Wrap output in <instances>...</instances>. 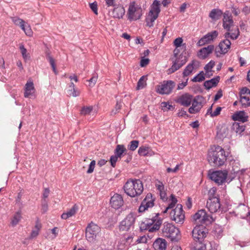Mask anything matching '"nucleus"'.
I'll list each match as a JSON object with an SVG mask.
<instances>
[{"label":"nucleus","instance_id":"f257e3e1","mask_svg":"<svg viewBox=\"0 0 250 250\" xmlns=\"http://www.w3.org/2000/svg\"><path fill=\"white\" fill-rule=\"evenodd\" d=\"M208 161L213 167H220L227 161V156L222 147L217 146L211 147L208 153Z\"/></svg>","mask_w":250,"mask_h":250},{"label":"nucleus","instance_id":"f03ea898","mask_svg":"<svg viewBox=\"0 0 250 250\" xmlns=\"http://www.w3.org/2000/svg\"><path fill=\"white\" fill-rule=\"evenodd\" d=\"M126 195L131 197H135L142 194L144 188L140 180L129 179L127 180L124 187Z\"/></svg>","mask_w":250,"mask_h":250},{"label":"nucleus","instance_id":"7ed1b4c3","mask_svg":"<svg viewBox=\"0 0 250 250\" xmlns=\"http://www.w3.org/2000/svg\"><path fill=\"white\" fill-rule=\"evenodd\" d=\"M174 57L172 58L173 64L168 69V73L170 74L178 70L183 66L187 62L188 58L186 56V53L183 51L180 53L179 49H175L173 51Z\"/></svg>","mask_w":250,"mask_h":250},{"label":"nucleus","instance_id":"20e7f679","mask_svg":"<svg viewBox=\"0 0 250 250\" xmlns=\"http://www.w3.org/2000/svg\"><path fill=\"white\" fill-rule=\"evenodd\" d=\"M162 233L164 236L167 237L172 241H177L180 237V231L179 229L173 224L165 222L163 224Z\"/></svg>","mask_w":250,"mask_h":250},{"label":"nucleus","instance_id":"39448f33","mask_svg":"<svg viewBox=\"0 0 250 250\" xmlns=\"http://www.w3.org/2000/svg\"><path fill=\"white\" fill-rule=\"evenodd\" d=\"M142 15L143 10L139 4L135 1H132L129 4L127 11V19L129 21H137L141 18Z\"/></svg>","mask_w":250,"mask_h":250},{"label":"nucleus","instance_id":"423d86ee","mask_svg":"<svg viewBox=\"0 0 250 250\" xmlns=\"http://www.w3.org/2000/svg\"><path fill=\"white\" fill-rule=\"evenodd\" d=\"M160 2L157 0L154 1L151 9L146 19V25L149 27L153 26V22L158 18L160 12Z\"/></svg>","mask_w":250,"mask_h":250},{"label":"nucleus","instance_id":"0eeeda50","mask_svg":"<svg viewBox=\"0 0 250 250\" xmlns=\"http://www.w3.org/2000/svg\"><path fill=\"white\" fill-rule=\"evenodd\" d=\"M228 175V172L227 170H209L208 173L209 179L219 185H222L225 183Z\"/></svg>","mask_w":250,"mask_h":250},{"label":"nucleus","instance_id":"6e6552de","mask_svg":"<svg viewBox=\"0 0 250 250\" xmlns=\"http://www.w3.org/2000/svg\"><path fill=\"white\" fill-rule=\"evenodd\" d=\"M225 39L221 41L218 46L215 48V52L217 57L220 54H224L228 52L231 45L229 41V33L227 32L224 35Z\"/></svg>","mask_w":250,"mask_h":250},{"label":"nucleus","instance_id":"1a4fd4ad","mask_svg":"<svg viewBox=\"0 0 250 250\" xmlns=\"http://www.w3.org/2000/svg\"><path fill=\"white\" fill-rule=\"evenodd\" d=\"M170 216L171 220L176 223H183L185 217L182 205L178 204L176 208L171 210Z\"/></svg>","mask_w":250,"mask_h":250},{"label":"nucleus","instance_id":"9d476101","mask_svg":"<svg viewBox=\"0 0 250 250\" xmlns=\"http://www.w3.org/2000/svg\"><path fill=\"white\" fill-rule=\"evenodd\" d=\"M193 219L197 224L207 225L211 221L212 218L207 213L205 209L199 210L193 216Z\"/></svg>","mask_w":250,"mask_h":250},{"label":"nucleus","instance_id":"9b49d317","mask_svg":"<svg viewBox=\"0 0 250 250\" xmlns=\"http://www.w3.org/2000/svg\"><path fill=\"white\" fill-rule=\"evenodd\" d=\"M100 230V227L97 225L92 222L89 223L85 230V235L87 241L91 242L95 240Z\"/></svg>","mask_w":250,"mask_h":250},{"label":"nucleus","instance_id":"f8f14e48","mask_svg":"<svg viewBox=\"0 0 250 250\" xmlns=\"http://www.w3.org/2000/svg\"><path fill=\"white\" fill-rule=\"evenodd\" d=\"M159 214H155V216L148 219L146 221L147 229L150 232H153L160 229L162 224V220L159 217Z\"/></svg>","mask_w":250,"mask_h":250},{"label":"nucleus","instance_id":"ddd939ff","mask_svg":"<svg viewBox=\"0 0 250 250\" xmlns=\"http://www.w3.org/2000/svg\"><path fill=\"white\" fill-rule=\"evenodd\" d=\"M155 198L152 196L151 193H148L146 196L145 198L143 200L141 205H140L138 211L139 213H143L148 208H152L154 206Z\"/></svg>","mask_w":250,"mask_h":250},{"label":"nucleus","instance_id":"4468645a","mask_svg":"<svg viewBox=\"0 0 250 250\" xmlns=\"http://www.w3.org/2000/svg\"><path fill=\"white\" fill-rule=\"evenodd\" d=\"M135 220V214L132 212H130L121 222L119 226L120 230L121 231L129 230L134 225Z\"/></svg>","mask_w":250,"mask_h":250},{"label":"nucleus","instance_id":"2eb2a0df","mask_svg":"<svg viewBox=\"0 0 250 250\" xmlns=\"http://www.w3.org/2000/svg\"><path fill=\"white\" fill-rule=\"evenodd\" d=\"M175 86V83L172 81H164L162 83L156 87L157 93L162 95L169 94Z\"/></svg>","mask_w":250,"mask_h":250},{"label":"nucleus","instance_id":"dca6fc26","mask_svg":"<svg viewBox=\"0 0 250 250\" xmlns=\"http://www.w3.org/2000/svg\"><path fill=\"white\" fill-rule=\"evenodd\" d=\"M207 229L203 225H197L192 230V237L196 241H202L206 237Z\"/></svg>","mask_w":250,"mask_h":250},{"label":"nucleus","instance_id":"f3484780","mask_svg":"<svg viewBox=\"0 0 250 250\" xmlns=\"http://www.w3.org/2000/svg\"><path fill=\"white\" fill-rule=\"evenodd\" d=\"M207 207L210 213H213L217 212L220 208V203L219 198H213L208 199L207 202Z\"/></svg>","mask_w":250,"mask_h":250},{"label":"nucleus","instance_id":"a211bd4d","mask_svg":"<svg viewBox=\"0 0 250 250\" xmlns=\"http://www.w3.org/2000/svg\"><path fill=\"white\" fill-rule=\"evenodd\" d=\"M114 8L109 12L112 17L115 19H122L125 14V9L121 4L115 5Z\"/></svg>","mask_w":250,"mask_h":250},{"label":"nucleus","instance_id":"6ab92c4d","mask_svg":"<svg viewBox=\"0 0 250 250\" xmlns=\"http://www.w3.org/2000/svg\"><path fill=\"white\" fill-rule=\"evenodd\" d=\"M124 204V201L121 195L114 194L110 199L111 207L114 209H118Z\"/></svg>","mask_w":250,"mask_h":250},{"label":"nucleus","instance_id":"aec40b11","mask_svg":"<svg viewBox=\"0 0 250 250\" xmlns=\"http://www.w3.org/2000/svg\"><path fill=\"white\" fill-rule=\"evenodd\" d=\"M218 36V32L216 31H213L208 33L207 35L202 38L198 42L199 46H202L206 43H209L211 41L214 40Z\"/></svg>","mask_w":250,"mask_h":250},{"label":"nucleus","instance_id":"412c9836","mask_svg":"<svg viewBox=\"0 0 250 250\" xmlns=\"http://www.w3.org/2000/svg\"><path fill=\"white\" fill-rule=\"evenodd\" d=\"M201 99V97L198 96L192 100V106L188 109L190 113H196L201 109L202 107Z\"/></svg>","mask_w":250,"mask_h":250},{"label":"nucleus","instance_id":"4be33fe9","mask_svg":"<svg viewBox=\"0 0 250 250\" xmlns=\"http://www.w3.org/2000/svg\"><path fill=\"white\" fill-rule=\"evenodd\" d=\"M223 27L225 29L229 31L230 27L233 24L232 17L229 11H226L223 14Z\"/></svg>","mask_w":250,"mask_h":250},{"label":"nucleus","instance_id":"5701e85b","mask_svg":"<svg viewBox=\"0 0 250 250\" xmlns=\"http://www.w3.org/2000/svg\"><path fill=\"white\" fill-rule=\"evenodd\" d=\"M214 49L213 45H208L207 47L201 48L198 52V56L202 59L206 58L211 54Z\"/></svg>","mask_w":250,"mask_h":250},{"label":"nucleus","instance_id":"b1692460","mask_svg":"<svg viewBox=\"0 0 250 250\" xmlns=\"http://www.w3.org/2000/svg\"><path fill=\"white\" fill-rule=\"evenodd\" d=\"M35 88L33 82L28 81L25 85L24 96L25 98H29L34 94Z\"/></svg>","mask_w":250,"mask_h":250},{"label":"nucleus","instance_id":"393cba45","mask_svg":"<svg viewBox=\"0 0 250 250\" xmlns=\"http://www.w3.org/2000/svg\"><path fill=\"white\" fill-rule=\"evenodd\" d=\"M231 118L233 121H238L242 123H245L248 121V116L244 111H240L233 114Z\"/></svg>","mask_w":250,"mask_h":250},{"label":"nucleus","instance_id":"a878e982","mask_svg":"<svg viewBox=\"0 0 250 250\" xmlns=\"http://www.w3.org/2000/svg\"><path fill=\"white\" fill-rule=\"evenodd\" d=\"M167 246V241L160 238L156 239L153 243V248L155 250H166Z\"/></svg>","mask_w":250,"mask_h":250},{"label":"nucleus","instance_id":"bb28decb","mask_svg":"<svg viewBox=\"0 0 250 250\" xmlns=\"http://www.w3.org/2000/svg\"><path fill=\"white\" fill-rule=\"evenodd\" d=\"M199 65V62L196 60L192 61L191 62L189 63L184 69L183 75L184 77L189 76L192 72L195 67Z\"/></svg>","mask_w":250,"mask_h":250},{"label":"nucleus","instance_id":"cd10ccee","mask_svg":"<svg viewBox=\"0 0 250 250\" xmlns=\"http://www.w3.org/2000/svg\"><path fill=\"white\" fill-rule=\"evenodd\" d=\"M192 100V96L191 95L186 94L179 98L178 102L183 105L188 106L191 104Z\"/></svg>","mask_w":250,"mask_h":250},{"label":"nucleus","instance_id":"c85d7f7f","mask_svg":"<svg viewBox=\"0 0 250 250\" xmlns=\"http://www.w3.org/2000/svg\"><path fill=\"white\" fill-rule=\"evenodd\" d=\"M78 210V206L74 205L69 210H67L66 212L63 213L62 214L61 218L63 219H67L71 217L74 216L76 212Z\"/></svg>","mask_w":250,"mask_h":250},{"label":"nucleus","instance_id":"c756f323","mask_svg":"<svg viewBox=\"0 0 250 250\" xmlns=\"http://www.w3.org/2000/svg\"><path fill=\"white\" fill-rule=\"evenodd\" d=\"M223 15L222 11L219 9H212L209 14V17L213 21H216L221 18Z\"/></svg>","mask_w":250,"mask_h":250},{"label":"nucleus","instance_id":"7c9ffc66","mask_svg":"<svg viewBox=\"0 0 250 250\" xmlns=\"http://www.w3.org/2000/svg\"><path fill=\"white\" fill-rule=\"evenodd\" d=\"M220 77H217L216 78H214L211 79L210 80L206 81L204 83V86L207 89H209L210 88L216 86L219 81Z\"/></svg>","mask_w":250,"mask_h":250},{"label":"nucleus","instance_id":"2f4dec72","mask_svg":"<svg viewBox=\"0 0 250 250\" xmlns=\"http://www.w3.org/2000/svg\"><path fill=\"white\" fill-rule=\"evenodd\" d=\"M228 130L226 126H219L217 128V136L220 139L226 137Z\"/></svg>","mask_w":250,"mask_h":250},{"label":"nucleus","instance_id":"473e14b6","mask_svg":"<svg viewBox=\"0 0 250 250\" xmlns=\"http://www.w3.org/2000/svg\"><path fill=\"white\" fill-rule=\"evenodd\" d=\"M42 228V225L39 220H37L36 222V225L34 229L32 230L30 235V238H33L36 237L39 234L40 231Z\"/></svg>","mask_w":250,"mask_h":250},{"label":"nucleus","instance_id":"72a5a7b5","mask_svg":"<svg viewBox=\"0 0 250 250\" xmlns=\"http://www.w3.org/2000/svg\"><path fill=\"white\" fill-rule=\"evenodd\" d=\"M22 219V213L21 211H18L15 212L14 216L11 218V224L13 226H15L20 222Z\"/></svg>","mask_w":250,"mask_h":250},{"label":"nucleus","instance_id":"f704fd0d","mask_svg":"<svg viewBox=\"0 0 250 250\" xmlns=\"http://www.w3.org/2000/svg\"><path fill=\"white\" fill-rule=\"evenodd\" d=\"M240 102L243 107H246L250 105V95L240 96Z\"/></svg>","mask_w":250,"mask_h":250},{"label":"nucleus","instance_id":"c9c22d12","mask_svg":"<svg viewBox=\"0 0 250 250\" xmlns=\"http://www.w3.org/2000/svg\"><path fill=\"white\" fill-rule=\"evenodd\" d=\"M183 39L181 38H178L176 39L173 42L174 46L176 47L175 49H182L184 51L185 50L186 45L184 44H182Z\"/></svg>","mask_w":250,"mask_h":250},{"label":"nucleus","instance_id":"e433bc0d","mask_svg":"<svg viewBox=\"0 0 250 250\" xmlns=\"http://www.w3.org/2000/svg\"><path fill=\"white\" fill-rule=\"evenodd\" d=\"M146 77L145 76H143L139 79L137 86V89L139 90L141 89H143L145 87L146 85Z\"/></svg>","mask_w":250,"mask_h":250},{"label":"nucleus","instance_id":"4c0bfd02","mask_svg":"<svg viewBox=\"0 0 250 250\" xmlns=\"http://www.w3.org/2000/svg\"><path fill=\"white\" fill-rule=\"evenodd\" d=\"M161 106L162 109L164 111H167L168 110L172 111L174 109V106L168 102H162L161 104Z\"/></svg>","mask_w":250,"mask_h":250},{"label":"nucleus","instance_id":"58836bf2","mask_svg":"<svg viewBox=\"0 0 250 250\" xmlns=\"http://www.w3.org/2000/svg\"><path fill=\"white\" fill-rule=\"evenodd\" d=\"M215 65V62L213 61H210L204 67L206 71V75H210V73H211V69Z\"/></svg>","mask_w":250,"mask_h":250},{"label":"nucleus","instance_id":"ea45409f","mask_svg":"<svg viewBox=\"0 0 250 250\" xmlns=\"http://www.w3.org/2000/svg\"><path fill=\"white\" fill-rule=\"evenodd\" d=\"M217 189L216 188H211L208 191V200H211L213 198H219L218 195L216 194Z\"/></svg>","mask_w":250,"mask_h":250},{"label":"nucleus","instance_id":"a19ab883","mask_svg":"<svg viewBox=\"0 0 250 250\" xmlns=\"http://www.w3.org/2000/svg\"><path fill=\"white\" fill-rule=\"evenodd\" d=\"M126 150L125 147L123 145H117L116 146V148L115 150V154L116 155L118 156L120 158L121 157V156L123 153H124Z\"/></svg>","mask_w":250,"mask_h":250},{"label":"nucleus","instance_id":"79ce46f5","mask_svg":"<svg viewBox=\"0 0 250 250\" xmlns=\"http://www.w3.org/2000/svg\"><path fill=\"white\" fill-rule=\"evenodd\" d=\"M222 109L221 107H217L215 111L212 112V106H211L209 109H208L207 114H210L211 117H215L218 116Z\"/></svg>","mask_w":250,"mask_h":250},{"label":"nucleus","instance_id":"37998d69","mask_svg":"<svg viewBox=\"0 0 250 250\" xmlns=\"http://www.w3.org/2000/svg\"><path fill=\"white\" fill-rule=\"evenodd\" d=\"M46 58H47V59L49 61V63L53 69V70L54 71V72L55 73V74H57V70H56V66H55V61L54 60V59L50 56V54L49 53H47L46 54Z\"/></svg>","mask_w":250,"mask_h":250},{"label":"nucleus","instance_id":"c03bdc74","mask_svg":"<svg viewBox=\"0 0 250 250\" xmlns=\"http://www.w3.org/2000/svg\"><path fill=\"white\" fill-rule=\"evenodd\" d=\"M93 111V106H84L81 110V114L83 115L90 114Z\"/></svg>","mask_w":250,"mask_h":250},{"label":"nucleus","instance_id":"a18cd8bd","mask_svg":"<svg viewBox=\"0 0 250 250\" xmlns=\"http://www.w3.org/2000/svg\"><path fill=\"white\" fill-rule=\"evenodd\" d=\"M206 246L201 241L196 242L194 244L192 250H205Z\"/></svg>","mask_w":250,"mask_h":250},{"label":"nucleus","instance_id":"49530a36","mask_svg":"<svg viewBox=\"0 0 250 250\" xmlns=\"http://www.w3.org/2000/svg\"><path fill=\"white\" fill-rule=\"evenodd\" d=\"M12 20L16 25L20 26L21 28H23V25L25 24V21L23 20L18 17H13Z\"/></svg>","mask_w":250,"mask_h":250},{"label":"nucleus","instance_id":"de8ad7c7","mask_svg":"<svg viewBox=\"0 0 250 250\" xmlns=\"http://www.w3.org/2000/svg\"><path fill=\"white\" fill-rule=\"evenodd\" d=\"M204 73L203 71L199 73L197 75L195 76L192 79V81L193 82H200L205 80Z\"/></svg>","mask_w":250,"mask_h":250},{"label":"nucleus","instance_id":"09e8293b","mask_svg":"<svg viewBox=\"0 0 250 250\" xmlns=\"http://www.w3.org/2000/svg\"><path fill=\"white\" fill-rule=\"evenodd\" d=\"M170 198L171 202L170 204H168V207H167L166 209H165V210L164 211V213L167 212V210L169 208H173L175 205L176 203L177 202V199H176L174 195H171L170 196Z\"/></svg>","mask_w":250,"mask_h":250},{"label":"nucleus","instance_id":"8fccbe9b","mask_svg":"<svg viewBox=\"0 0 250 250\" xmlns=\"http://www.w3.org/2000/svg\"><path fill=\"white\" fill-rule=\"evenodd\" d=\"M68 94L70 96H72L73 97H75L80 95V92L78 89H76L75 87H74L71 89H68Z\"/></svg>","mask_w":250,"mask_h":250},{"label":"nucleus","instance_id":"3c124183","mask_svg":"<svg viewBox=\"0 0 250 250\" xmlns=\"http://www.w3.org/2000/svg\"><path fill=\"white\" fill-rule=\"evenodd\" d=\"M23 30L25 34L28 36H32L33 34V32L30 26L28 24H24L23 25V28H21Z\"/></svg>","mask_w":250,"mask_h":250},{"label":"nucleus","instance_id":"603ef678","mask_svg":"<svg viewBox=\"0 0 250 250\" xmlns=\"http://www.w3.org/2000/svg\"><path fill=\"white\" fill-rule=\"evenodd\" d=\"M148 152V148L145 146L140 147L138 150V154L141 156H146Z\"/></svg>","mask_w":250,"mask_h":250},{"label":"nucleus","instance_id":"864d4df0","mask_svg":"<svg viewBox=\"0 0 250 250\" xmlns=\"http://www.w3.org/2000/svg\"><path fill=\"white\" fill-rule=\"evenodd\" d=\"M139 142L136 140L131 141L128 146L130 150H134L137 149L138 146Z\"/></svg>","mask_w":250,"mask_h":250},{"label":"nucleus","instance_id":"5fc2aeb1","mask_svg":"<svg viewBox=\"0 0 250 250\" xmlns=\"http://www.w3.org/2000/svg\"><path fill=\"white\" fill-rule=\"evenodd\" d=\"M98 74H94L92 78L88 81L89 84V86L90 87H93L96 83L97 79H98Z\"/></svg>","mask_w":250,"mask_h":250},{"label":"nucleus","instance_id":"6e6d98bb","mask_svg":"<svg viewBox=\"0 0 250 250\" xmlns=\"http://www.w3.org/2000/svg\"><path fill=\"white\" fill-rule=\"evenodd\" d=\"M20 49L21 50V53L22 54V57L24 59H27L28 58V54L27 53V50L25 48H24L23 45H21L20 46Z\"/></svg>","mask_w":250,"mask_h":250},{"label":"nucleus","instance_id":"4d7b16f0","mask_svg":"<svg viewBox=\"0 0 250 250\" xmlns=\"http://www.w3.org/2000/svg\"><path fill=\"white\" fill-rule=\"evenodd\" d=\"M229 33V39L233 40L236 39L239 35V31L238 28H236L233 33Z\"/></svg>","mask_w":250,"mask_h":250},{"label":"nucleus","instance_id":"13d9d810","mask_svg":"<svg viewBox=\"0 0 250 250\" xmlns=\"http://www.w3.org/2000/svg\"><path fill=\"white\" fill-rule=\"evenodd\" d=\"M155 187L159 191H161L164 190V186L162 182L159 180L156 181L155 183Z\"/></svg>","mask_w":250,"mask_h":250},{"label":"nucleus","instance_id":"bf43d9fd","mask_svg":"<svg viewBox=\"0 0 250 250\" xmlns=\"http://www.w3.org/2000/svg\"><path fill=\"white\" fill-rule=\"evenodd\" d=\"M121 240H122L123 242H125L127 244L129 245L131 243V241H132V237L127 235V236H122L121 239Z\"/></svg>","mask_w":250,"mask_h":250},{"label":"nucleus","instance_id":"052dcab7","mask_svg":"<svg viewBox=\"0 0 250 250\" xmlns=\"http://www.w3.org/2000/svg\"><path fill=\"white\" fill-rule=\"evenodd\" d=\"M128 245V244L125 242H123L122 240L120 239V241L118 242L117 248L119 250H125Z\"/></svg>","mask_w":250,"mask_h":250},{"label":"nucleus","instance_id":"680f3d73","mask_svg":"<svg viewBox=\"0 0 250 250\" xmlns=\"http://www.w3.org/2000/svg\"><path fill=\"white\" fill-rule=\"evenodd\" d=\"M90 7L93 12L96 14L98 15V7H97V3L96 2H94L93 3L89 4Z\"/></svg>","mask_w":250,"mask_h":250},{"label":"nucleus","instance_id":"e2e57ef3","mask_svg":"<svg viewBox=\"0 0 250 250\" xmlns=\"http://www.w3.org/2000/svg\"><path fill=\"white\" fill-rule=\"evenodd\" d=\"M95 165L96 162L95 161H92L90 163V165H89V167L87 171V173H92L93 171V170L95 168Z\"/></svg>","mask_w":250,"mask_h":250},{"label":"nucleus","instance_id":"0e129e2a","mask_svg":"<svg viewBox=\"0 0 250 250\" xmlns=\"http://www.w3.org/2000/svg\"><path fill=\"white\" fill-rule=\"evenodd\" d=\"M235 130L236 133L241 135L242 132H244L245 129V126H236V128H233Z\"/></svg>","mask_w":250,"mask_h":250},{"label":"nucleus","instance_id":"69168bd1","mask_svg":"<svg viewBox=\"0 0 250 250\" xmlns=\"http://www.w3.org/2000/svg\"><path fill=\"white\" fill-rule=\"evenodd\" d=\"M250 95V90L247 87L243 88L240 92V96Z\"/></svg>","mask_w":250,"mask_h":250},{"label":"nucleus","instance_id":"338daca9","mask_svg":"<svg viewBox=\"0 0 250 250\" xmlns=\"http://www.w3.org/2000/svg\"><path fill=\"white\" fill-rule=\"evenodd\" d=\"M118 158H120V157L116 155H114V156H112L111 157V158H110L111 164V166L113 167L116 166V163L118 160Z\"/></svg>","mask_w":250,"mask_h":250},{"label":"nucleus","instance_id":"774afa93","mask_svg":"<svg viewBox=\"0 0 250 250\" xmlns=\"http://www.w3.org/2000/svg\"><path fill=\"white\" fill-rule=\"evenodd\" d=\"M149 62L148 59L143 58L140 62V65L141 67L146 66L147 64H148Z\"/></svg>","mask_w":250,"mask_h":250}]
</instances>
